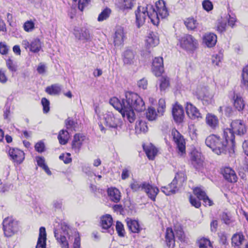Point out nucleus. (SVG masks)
<instances>
[{
    "label": "nucleus",
    "mask_w": 248,
    "mask_h": 248,
    "mask_svg": "<svg viewBox=\"0 0 248 248\" xmlns=\"http://www.w3.org/2000/svg\"><path fill=\"white\" fill-rule=\"evenodd\" d=\"M166 102L164 99H160L158 101L157 112L159 116H162L165 111Z\"/></svg>",
    "instance_id": "obj_46"
},
{
    "label": "nucleus",
    "mask_w": 248,
    "mask_h": 248,
    "mask_svg": "<svg viewBox=\"0 0 248 248\" xmlns=\"http://www.w3.org/2000/svg\"><path fill=\"white\" fill-rule=\"evenodd\" d=\"M206 123L212 128H215L218 124V120L216 116L208 113L206 116Z\"/></svg>",
    "instance_id": "obj_32"
},
{
    "label": "nucleus",
    "mask_w": 248,
    "mask_h": 248,
    "mask_svg": "<svg viewBox=\"0 0 248 248\" xmlns=\"http://www.w3.org/2000/svg\"><path fill=\"white\" fill-rule=\"evenodd\" d=\"M45 145L43 142H37L35 145V150L38 152H43L44 151Z\"/></svg>",
    "instance_id": "obj_62"
},
{
    "label": "nucleus",
    "mask_w": 248,
    "mask_h": 248,
    "mask_svg": "<svg viewBox=\"0 0 248 248\" xmlns=\"http://www.w3.org/2000/svg\"><path fill=\"white\" fill-rule=\"evenodd\" d=\"M41 103L43 107L44 112L47 113L49 111V101L46 98H43L41 100Z\"/></svg>",
    "instance_id": "obj_51"
},
{
    "label": "nucleus",
    "mask_w": 248,
    "mask_h": 248,
    "mask_svg": "<svg viewBox=\"0 0 248 248\" xmlns=\"http://www.w3.org/2000/svg\"><path fill=\"white\" fill-rule=\"evenodd\" d=\"M200 248H213V246L209 240L202 238L199 241Z\"/></svg>",
    "instance_id": "obj_48"
},
{
    "label": "nucleus",
    "mask_w": 248,
    "mask_h": 248,
    "mask_svg": "<svg viewBox=\"0 0 248 248\" xmlns=\"http://www.w3.org/2000/svg\"><path fill=\"white\" fill-rule=\"evenodd\" d=\"M233 104L235 108L239 111L243 110L245 106V103L243 98L238 94L234 95Z\"/></svg>",
    "instance_id": "obj_29"
},
{
    "label": "nucleus",
    "mask_w": 248,
    "mask_h": 248,
    "mask_svg": "<svg viewBox=\"0 0 248 248\" xmlns=\"http://www.w3.org/2000/svg\"><path fill=\"white\" fill-rule=\"evenodd\" d=\"M171 135L179 152L182 155L185 153L186 142L183 136L176 129L172 130Z\"/></svg>",
    "instance_id": "obj_11"
},
{
    "label": "nucleus",
    "mask_w": 248,
    "mask_h": 248,
    "mask_svg": "<svg viewBox=\"0 0 248 248\" xmlns=\"http://www.w3.org/2000/svg\"><path fill=\"white\" fill-rule=\"evenodd\" d=\"M6 65L8 68L12 72H15L16 70V67L13 64L12 61L9 59L6 61Z\"/></svg>",
    "instance_id": "obj_59"
},
{
    "label": "nucleus",
    "mask_w": 248,
    "mask_h": 248,
    "mask_svg": "<svg viewBox=\"0 0 248 248\" xmlns=\"http://www.w3.org/2000/svg\"><path fill=\"white\" fill-rule=\"evenodd\" d=\"M148 5L146 7L140 6L135 11L136 24L138 28L144 25L147 17L150 19L149 15L152 14V12L149 9Z\"/></svg>",
    "instance_id": "obj_9"
},
{
    "label": "nucleus",
    "mask_w": 248,
    "mask_h": 248,
    "mask_svg": "<svg viewBox=\"0 0 248 248\" xmlns=\"http://www.w3.org/2000/svg\"><path fill=\"white\" fill-rule=\"evenodd\" d=\"M156 10L152 5L149 4L148 8L151 10L149 18L151 22L157 25L159 22V19L166 18L169 15V12L166 8V4L163 0H159L156 2Z\"/></svg>",
    "instance_id": "obj_3"
},
{
    "label": "nucleus",
    "mask_w": 248,
    "mask_h": 248,
    "mask_svg": "<svg viewBox=\"0 0 248 248\" xmlns=\"http://www.w3.org/2000/svg\"><path fill=\"white\" fill-rule=\"evenodd\" d=\"M153 72L156 76H159L164 71L163 61L162 57H155L153 61Z\"/></svg>",
    "instance_id": "obj_14"
},
{
    "label": "nucleus",
    "mask_w": 248,
    "mask_h": 248,
    "mask_svg": "<svg viewBox=\"0 0 248 248\" xmlns=\"http://www.w3.org/2000/svg\"><path fill=\"white\" fill-rule=\"evenodd\" d=\"M189 202L191 205L196 208H199L201 205V202L199 201L200 200H197L196 198H194L192 196L190 195L189 196Z\"/></svg>",
    "instance_id": "obj_56"
},
{
    "label": "nucleus",
    "mask_w": 248,
    "mask_h": 248,
    "mask_svg": "<svg viewBox=\"0 0 248 248\" xmlns=\"http://www.w3.org/2000/svg\"><path fill=\"white\" fill-rule=\"evenodd\" d=\"M18 222L12 217H8L3 220V229L5 236H12L18 232Z\"/></svg>",
    "instance_id": "obj_7"
},
{
    "label": "nucleus",
    "mask_w": 248,
    "mask_h": 248,
    "mask_svg": "<svg viewBox=\"0 0 248 248\" xmlns=\"http://www.w3.org/2000/svg\"><path fill=\"white\" fill-rule=\"evenodd\" d=\"M195 195L197 196L199 200H202L205 205L211 206L213 202L206 196L205 192L200 187H196L193 189Z\"/></svg>",
    "instance_id": "obj_18"
},
{
    "label": "nucleus",
    "mask_w": 248,
    "mask_h": 248,
    "mask_svg": "<svg viewBox=\"0 0 248 248\" xmlns=\"http://www.w3.org/2000/svg\"><path fill=\"white\" fill-rule=\"evenodd\" d=\"M46 70V66L42 63H40L37 68V71L38 73L40 74H43L45 73Z\"/></svg>",
    "instance_id": "obj_63"
},
{
    "label": "nucleus",
    "mask_w": 248,
    "mask_h": 248,
    "mask_svg": "<svg viewBox=\"0 0 248 248\" xmlns=\"http://www.w3.org/2000/svg\"><path fill=\"white\" fill-rule=\"evenodd\" d=\"M112 218L109 215L103 216L101 218V225L103 229L107 230L109 228L112 224Z\"/></svg>",
    "instance_id": "obj_33"
},
{
    "label": "nucleus",
    "mask_w": 248,
    "mask_h": 248,
    "mask_svg": "<svg viewBox=\"0 0 248 248\" xmlns=\"http://www.w3.org/2000/svg\"><path fill=\"white\" fill-rule=\"evenodd\" d=\"M244 240V237L240 233L234 234L232 238V245L234 246H239Z\"/></svg>",
    "instance_id": "obj_39"
},
{
    "label": "nucleus",
    "mask_w": 248,
    "mask_h": 248,
    "mask_svg": "<svg viewBox=\"0 0 248 248\" xmlns=\"http://www.w3.org/2000/svg\"><path fill=\"white\" fill-rule=\"evenodd\" d=\"M111 10L108 8L104 9L99 15L97 20L99 22L107 19L111 14Z\"/></svg>",
    "instance_id": "obj_42"
},
{
    "label": "nucleus",
    "mask_w": 248,
    "mask_h": 248,
    "mask_svg": "<svg viewBox=\"0 0 248 248\" xmlns=\"http://www.w3.org/2000/svg\"><path fill=\"white\" fill-rule=\"evenodd\" d=\"M7 79L5 72L2 70H0V82L2 83H5L7 82Z\"/></svg>",
    "instance_id": "obj_64"
},
{
    "label": "nucleus",
    "mask_w": 248,
    "mask_h": 248,
    "mask_svg": "<svg viewBox=\"0 0 248 248\" xmlns=\"http://www.w3.org/2000/svg\"><path fill=\"white\" fill-rule=\"evenodd\" d=\"M186 112L188 116L191 119H195L201 117L199 110L192 104L187 103L186 107Z\"/></svg>",
    "instance_id": "obj_20"
},
{
    "label": "nucleus",
    "mask_w": 248,
    "mask_h": 248,
    "mask_svg": "<svg viewBox=\"0 0 248 248\" xmlns=\"http://www.w3.org/2000/svg\"><path fill=\"white\" fill-rule=\"evenodd\" d=\"M54 235L57 241L61 244L62 248H69L65 236L59 234L56 230L54 231Z\"/></svg>",
    "instance_id": "obj_36"
},
{
    "label": "nucleus",
    "mask_w": 248,
    "mask_h": 248,
    "mask_svg": "<svg viewBox=\"0 0 248 248\" xmlns=\"http://www.w3.org/2000/svg\"><path fill=\"white\" fill-rule=\"evenodd\" d=\"M123 62L124 64L130 65L134 62L135 54L131 50H126L123 53Z\"/></svg>",
    "instance_id": "obj_27"
},
{
    "label": "nucleus",
    "mask_w": 248,
    "mask_h": 248,
    "mask_svg": "<svg viewBox=\"0 0 248 248\" xmlns=\"http://www.w3.org/2000/svg\"><path fill=\"white\" fill-rule=\"evenodd\" d=\"M186 177L182 172H178L175 175V178L171 183L167 186H162L161 191L167 196H170L176 193L178 190L177 184L178 182H183L186 180Z\"/></svg>",
    "instance_id": "obj_6"
},
{
    "label": "nucleus",
    "mask_w": 248,
    "mask_h": 248,
    "mask_svg": "<svg viewBox=\"0 0 248 248\" xmlns=\"http://www.w3.org/2000/svg\"><path fill=\"white\" fill-rule=\"evenodd\" d=\"M147 80L145 78H142L138 82V85L139 87L143 89L147 88Z\"/></svg>",
    "instance_id": "obj_60"
},
{
    "label": "nucleus",
    "mask_w": 248,
    "mask_h": 248,
    "mask_svg": "<svg viewBox=\"0 0 248 248\" xmlns=\"http://www.w3.org/2000/svg\"><path fill=\"white\" fill-rule=\"evenodd\" d=\"M195 94L197 97L202 100L204 104L210 103L213 97V94L209 88L203 85H199L194 91Z\"/></svg>",
    "instance_id": "obj_10"
},
{
    "label": "nucleus",
    "mask_w": 248,
    "mask_h": 248,
    "mask_svg": "<svg viewBox=\"0 0 248 248\" xmlns=\"http://www.w3.org/2000/svg\"><path fill=\"white\" fill-rule=\"evenodd\" d=\"M75 2H78V7L80 11H83L84 7L88 4L90 0H73Z\"/></svg>",
    "instance_id": "obj_52"
},
{
    "label": "nucleus",
    "mask_w": 248,
    "mask_h": 248,
    "mask_svg": "<svg viewBox=\"0 0 248 248\" xmlns=\"http://www.w3.org/2000/svg\"><path fill=\"white\" fill-rule=\"evenodd\" d=\"M69 138L68 132L64 130H61L58 136L60 143L62 145H64L67 142Z\"/></svg>",
    "instance_id": "obj_38"
},
{
    "label": "nucleus",
    "mask_w": 248,
    "mask_h": 248,
    "mask_svg": "<svg viewBox=\"0 0 248 248\" xmlns=\"http://www.w3.org/2000/svg\"><path fill=\"white\" fill-rule=\"evenodd\" d=\"M180 47L184 50L193 52L198 48L199 42L197 39L190 34H186L179 41Z\"/></svg>",
    "instance_id": "obj_5"
},
{
    "label": "nucleus",
    "mask_w": 248,
    "mask_h": 248,
    "mask_svg": "<svg viewBox=\"0 0 248 248\" xmlns=\"http://www.w3.org/2000/svg\"><path fill=\"white\" fill-rule=\"evenodd\" d=\"M159 43L158 37L153 33H149L146 39V45L148 48L154 47Z\"/></svg>",
    "instance_id": "obj_31"
},
{
    "label": "nucleus",
    "mask_w": 248,
    "mask_h": 248,
    "mask_svg": "<svg viewBox=\"0 0 248 248\" xmlns=\"http://www.w3.org/2000/svg\"><path fill=\"white\" fill-rule=\"evenodd\" d=\"M84 140V137L79 134H77L74 136L72 147L76 153L79 152Z\"/></svg>",
    "instance_id": "obj_22"
},
{
    "label": "nucleus",
    "mask_w": 248,
    "mask_h": 248,
    "mask_svg": "<svg viewBox=\"0 0 248 248\" xmlns=\"http://www.w3.org/2000/svg\"><path fill=\"white\" fill-rule=\"evenodd\" d=\"M242 83L246 86L248 87V66L243 68L242 74Z\"/></svg>",
    "instance_id": "obj_47"
},
{
    "label": "nucleus",
    "mask_w": 248,
    "mask_h": 248,
    "mask_svg": "<svg viewBox=\"0 0 248 248\" xmlns=\"http://www.w3.org/2000/svg\"><path fill=\"white\" fill-rule=\"evenodd\" d=\"M124 9H131L134 4V0H122Z\"/></svg>",
    "instance_id": "obj_54"
},
{
    "label": "nucleus",
    "mask_w": 248,
    "mask_h": 248,
    "mask_svg": "<svg viewBox=\"0 0 248 248\" xmlns=\"http://www.w3.org/2000/svg\"><path fill=\"white\" fill-rule=\"evenodd\" d=\"M158 116H159L158 113H156L154 108L150 107L148 108L146 113V117L149 121L155 120Z\"/></svg>",
    "instance_id": "obj_44"
},
{
    "label": "nucleus",
    "mask_w": 248,
    "mask_h": 248,
    "mask_svg": "<svg viewBox=\"0 0 248 248\" xmlns=\"http://www.w3.org/2000/svg\"><path fill=\"white\" fill-rule=\"evenodd\" d=\"M172 114L175 122L182 123L184 118V111L182 106L177 104L173 105Z\"/></svg>",
    "instance_id": "obj_15"
},
{
    "label": "nucleus",
    "mask_w": 248,
    "mask_h": 248,
    "mask_svg": "<svg viewBox=\"0 0 248 248\" xmlns=\"http://www.w3.org/2000/svg\"><path fill=\"white\" fill-rule=\"evenodd\" d=\"M23 28L27 32L31 31L34 29V23L31 20L27 21L24 24Z\"/></svg>",
    "instance_id": "obj_50"
},
{
    "label": "nucleus",
    "mask_w": 248,
    "mask_h": 248,
    "mask_svg": "<svg viewBox=\"0 0 248 248\" xmlns=\"http://www.w3.org/2000/svg\"><path fill=\"white\" fill-rule=\"evenodd\" d=\"M144 191L151 200L155 201L156 196L159 192V189L156 186L146 183Z\"/></svg>",
    "instance_id": "obj_19"
},
{
    "label": "nucleus",
    "mask_w": 248,
    "mask_h": 248,
    "mask_svg": "<svg viewBox=\"0 0 248 248\" xmlns=\"http://www.w3.org/2000/svg\"><path fill=\"white\" fill-rule=\"evenodd\" d=\"M36 160L38 165L42 168L47 174L50 175L51 171L49 170L48 167L45 164V159L43 157L38 156L36 157Z\"/></svg>",
    "instance_id": "obj_43"
},
{
    "label": "nucleus",
    "mask_w": 248,
    "mask_h": 248,
    "mask_svg": "<svg viewBox=\"0 0 248 248\" xmlns=\"http://www.w3.org/2000/svg\"><path fill=\"white\" fill-rule=\"evenodd\" d=\"M185 24L189 30H194L198 25L197 21L194 18H188L185 21Z\"/></svg>",
    "instance_id": "obj_40"
},
{
    "label": "nucleus",
    "mask_w": 248,
    "mask_h": 248,
    "mask_svg": "<svg viewBox=\"0 0 248 248\" xmlns=\"http://www.w3.org/2000/svg\"><path fill=\"white\" fill-rule=\"evenodd\" d=\"M129 230L133 233H139L141 228L140 227L139 222L136 220H133L129 218H127L125 220Z\"/></svg>",
    "instance_id": "obj_26"
},
{
    "label": "nucleus",
    "mask_w": 248,
    "mask_h": 248,
    "mask_svg": "<svg viewBox=\"0 0 248 248\" xmlns=\"http://www.w3.org/2000/svg\"><path fill=\"white\" fill-rule=\"evenodd\" d=\"M148 126L146 123L141 120L137 121L135 125V130L137 134L145 133L148 131Z\"/></svg>",
    "instance_id": "obj_34"
},
{
    "label": "nucleus",
    "mask_w": 248,
    "mask_h": 248,
    "mask_svg": "<svg viewBox=\"0 0 248 248\" xmlns=\"http://www.w3.org/2000/svg\"><path fill=\"white\" fill-rule=\"evenodd\" d=\"M146 182L141 183L138 181H134L130 184V188L133 191L144 190Z\"/></svg>",
    "instance_id": "obj_41"
},
{
    "label": "nucleus",
    "mask_w": 248,
    "mask_h": 248,
    "mask_svg": "<svg viewBox=\"0 0 248 248\" xmlns=\"http://www.w3.org/2000/svg\"><path fill=\"white\" fill-rule=\"evenodd\" d=\"M222 59V56L221 54H216L213 56L212 61L213 63L217 66H219Z\"/></svg>",
    "instance_id": "obj_53"
},
{
    "label": "nucleus",
    "mask_w": 248,
    "mask_h": 248,
    "mask_svg": "<svg viewBox=\"0 0 248 248\" xmlns=\"http://www.w3.org/2000/svg\"><path fill=\"white\" fill-rule=\"evenodd\" d=\"M61 87L58 84H53L48 86L46 89V92L50 95H56L60 93Z\"/></svg>",
    "instance_id": "obj_37"
},
{
    "label": "nucleus",
    "mask_w": 248,
    "mask_h": 248,
    "mask_svg": "<svg viewBox=\"0 0 248 248\" xmlns=\"http://www.w3.org/2000/svg\"><path fill=\"white\" fill-rule=\"evenodd\" d=\"M74 33L76 37L79 40H88L91 37L89 30L85 28L75 27Z\"/></svg>",
    "instance_id": "obj_16"
},
{
    "label": "nucleus",
    "mask_w": 248,
    "mask_h": 248,
    "mask_svg": "<svg viewBox=\"0 0 248 248\" xmlns=\"http://www.w3.org/2000/svg\"><path fill=\"white\" fill-rule=\"evenodd\" d=\"M46 229L41 227L39 229V235L36 248H46Z\"/></svg>",
    "instance_id": "obj_23"
},
{
    "label": "nucleus",
    "mask_w": 248,
    "mask_h": 248,
    "mask_svg": "<svg viewBox=\"0 0 248 248\" xmlns=\"http://www.w3.org/2000/svg\"><path fill=\"white\" fill-rule=\"evenodd\" d=\"M109 103L122 114L124 119L130 123H133L136 118L134 109L142 111L145 109V106L142 99L137 93L131 92L125 93V98L122 100L117 97H113Z\"/></svg>",
    "instance_id": "obj_1"
},
{
    "label": "nucleus",
    "mask_w": 248,
    "mask_h": 248,
    "mask_svg": "<svg viewBox=\"0 0 248 248\" xmlns=\"http://www.w3.org/2000/svg\"><path fill=\"white\" fill-rule=\"evenodd\" d=\"M102 121L104 124L108 128L117 129L122 125L121 120L110 111L104 114Z\"/></svg>",
    "instance_id": "obj_8"
},
{
    "label": "nucleus",
    "mask_w": 248,
    "mask_h": 248,
    "mask_svg": "<svg viewBox=\"0 0 248 248\" xmlns=\"http://www.w3.org/2000/svg\"><path fill=\"white\" fill-rule=\"evenodd\" d=\"M9 155L14 162L17 164H20L24 159V152L18 149H10L9 151Z\"/></svg>",
    "instance_id": "obj_17"
},
{
    "label": "nucleus",
    "mask_w": 248,
    "mask_h": 248,
    "mask_svg": "<svg viewBox=\"0 0 248 248\" xmlns=\"http://www.w3.org/2000/svg\"><path fill=\"white\" fill-rule=\"evenodd\" d=\"M70 154L69 153L66 154V155H62L59 156L61 160H62L64 163L68 164L71 162L72 159L70 158Z\"/></svg>",
    "instance_id": "obj_57"
},
{
    "label": "nucleus",
    "mask_w": 248,
    "mask_h": 248,
    "mask_svg": "<svg viewBox=\"0 0 248 248\" xmlns=\"http://www.w3.org/2000/svg\"><path fill=\"white\" fill-rule=\"evenodd\" d=\"M191 155L193 165L196 169H200L203 165V159L201 157V154L197 152H193Z\"/></svg>",
    "instance_id": "obj_25"
},
{
    "label": "nucleus",
    "mask_w": 248,
    "mask_h": 248,
    "mask_svg": "<svg viewBox=\"0 0 248 248\" xmlns=\"http://www.w3.org/2000/svg\"><path fill=\"white\" fill-rule=\"evenodd\" d=\"M217 41V35L213 33H206L203 36V43L208 47L214 46Z\"/></svg>",
    "instance_id": "obj_21"
},
{
    "label": "nucleus",
    "mask_w": 248,
    "mask_h": 248,
    "mask_svg": "<svg viewBox=\"0 0 248 248\" xmlns=\"http://www.w3.org/2000/svg\"><path fill=\"white\" fill-rule=\"evenodd\" d=\"M108 194L112 201L118 202L120 201L121 195L118 189L114 187L109 188L108 189Z\"/></svg>",
    "instance_id": "obj_30"
},
{
    "label": "nucleus",
    "mask_w": 248,
    "mask_h": 248,
    "mask_svg": "<svg viewBox=\"0 0 248 248\" xmlns=\"http://www.w3.org/2000/svg\"><path fill=\"white\" fill-rule=\"evenodd\" d=\"M202 7L206 11H209L212 10L213 6L210 1L209 0H205L202 2Z\"/></svg>",
    "instance_id": "obj_55"
},
{
    "label": "nucleus",
    "mask_w": 248,
    "mask_h": 248,
    "mask_svg": "<svg viewBox=\"0 0 248 248\" xmlns=\"http://www.w3.org/2000/svg\"><path fill=\"white\" fill-rule=\"evenodd\" d=\"M42 47V43L38 38L33 39L31 43L30 50L34 53L39 52Z\"/></svg>",
    "instance_id": "obj_35"
},
{
    "label": "nucleus",
    "mask_w": 248,
    "mask_h": 248,
    "mask_svg": "<svg viewBox=\"0 0 248 248\" xmlns=\"http://www.w3.org/2000/svg\"><path fill=\"white\" fill-rule=\"evenodd\" d=\"M235 137L232 130L225 129L224 130L222 138L215 135L208 136L205 140V144L217 155L223 153L226 149H233L235 146Z\"/></svg>",
    "instance_id": "obj_2"
},
{
    "label": "nucleus",
    "mask_w": 248,
    "mask_h": 248,
    "mask_svg": "<svg viewBox=\"0 0 248 248\" xmlns=\"http://www.w3.org/2000/svg\"><path fill=\"white\" fill-rule=\"evenodd\" d=\"M145 153L150 160H153L157 154V149L153 144L143 146Z\"/></svg>",
    "instance_id": "obj_28"
},
{
    "label": "nucleus",
    "mask_w": 248,
    "mask_h": 248,
    "mask_svg": "<svg viewBox=\"0 0 248 248\" xmlns=\"http://www.w3.org/2000/svg\"><path fill=\"white\" fill-rule=\"evenodd\" d=\"M231 129L233 133H236L238 135H243L247 131V127L244 122L240 120H235L233 121L231 124ZM234 136V135H233Z\"/></svg>",
    "instance_id": "obj_12"
},
{
    "label": "nucleus",
    "mask_w": 248,
    "mask_h": 248,
    "mask_svg": "<svg viewBox=\"0 0 248 248\" xmlns=\"http://www.w3.org/2000/svg\"><path fill=\"white\" fill-rule=\"evenodd\" d=\"M159 81V87L160 91H165L169 86V78L166 77H162L160 78Z\"/></svg>",
    "instance_id": "obj_45"
},
{
    "label": "nucleus",
    "mask_w": 248,
    "mask_h": 248,
    "mask_svg": "<svg viewBox=\"0 0 248 248\" xmlns=\"http://www.w3.org/2000/svg\"><path fill=\"white\" fill-rule=\"evenodd\" d=\"M222 174L225 179L230 182H235L237 181V176L234 170L231 168L226 167L222 171Z\"/></svg>",
    "instance_id": "obj_24"
},
{
    "label": "nucleus",
    "mask_w": 248,
    "mask_h": 248,
    "mask_svg": "<svg viewBox=\"0 0 248 248\" xmlns=\"http://www.w3.org/2000/svg\"><path fill=\"white\" fill-rule=\"evenodd\" d=\"M8 47L4 43H0V53L2 55L6 54L8 51Z\"/></svg>",
    "instance_id": "obj_58"
},
{
    "label": "nucleus",
    "mask_w": 248,
    "mask_h": 248,
    "mask_svg": "<svg viewBox=\"0 0 248 248\" xmlns=\"http://www.w3.org/2000/svg\"><path fill=\"white\" fill-rule=\"evenodd\" d=\"M130 170L129 168H124L122 170V179L125 180L129 177Z\"/></svg>",
    "instance_id": "obj_61"
},
{
    "label": "nucleus",
    "mask_w": 248,
    "mask_h": 248,
    "mask_svg": "<svg viewBox=\"0 0 248 248\" xmlns=\"http://www.w3.org/2000/svg\"><path fill=\"white\" fill-rule=\"evenodd\" d=\"M125 32L123 27H117L113 35V43L115 46L122 45L125 38Z\"/></svg>",
    "instance_id": "obj_13"
},
{
    "label": "nucleus",
    "mask_w": 248,
    "mask_h": 248,
    "mask_svg": "<svg viewBox=\"0 0 248 248\" xmlns=\"http://www.w3.org/2000/svg\"><path fill=\"white\" fill-rule=\"evenodd\" d=\"M180 241H184L185 235L181 228H178L175 230V233L171 228H168L165 233V243L168 248H174L175 246L174 237Z\"/></svg>",
    "instance_id": "obj_4"
},
{
    "label": "nucleus",
    "mask_w": 248,
    "mask_h": 248,
    "mask_svg": "<svg viewBox=\"0 0 248 248\" xmlns=\"http://www.w3.org/2000/svg\"><path fill=\"white\" fill-rule=\"evenodd\" d=\"M116 230L118 234L120 237H124L125 234V231L123 224L120 221H117L116 225Z\"/></svg>",
    "instance_id": "obj_49"
}]
</instances>
